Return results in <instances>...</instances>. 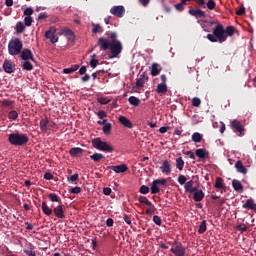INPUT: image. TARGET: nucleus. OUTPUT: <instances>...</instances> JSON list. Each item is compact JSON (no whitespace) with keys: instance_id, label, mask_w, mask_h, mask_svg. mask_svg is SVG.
Here are the masks:
<instances>
[{"instance_id":"nucleus-1","label":"nucleus","mask_w":256,"mask_h":256,"mask_svg":"<svg viewBox=\"0 0 256 256\" xmlns=\"http://www.w3.org/2000/svg\"><path fill=\"white\" fill-rule=\"evenodd\" d=\"M235 33V28L233 26H228L226 29L221 25L217 24L213 30V34H208L207 39L211 43H225L228 37H233Z\"/></svg>"},{"instance_id":"nucleus-2","label":"nucleus","mask_w":256,"mask_h":256,"mask_svg":"<svg viewBox=\"0 0 256 256\" xmlns=\"http://www.w3.org/2000/svg\"><path fill=\"white\" fill-rule=\"evenodd\" d=\"M8 141L10 145H16L17 147H21L26 145L29 141V138L25 134H20L19 132L9 134Z\"/></svg>"},{"instance_id":"nucleus-3","label":"nucleus","mask_w":256,"mask_h":256,"mask_svg":"<svg viewBox=\"0 0 256 256\" xmlns=\"http://www.w3.org/2000/svg\"><path fill=\"white\" fill-rule=\"evenodd\" d=\"M92 146L94 149H98V151H104V153H113L115 151L111 144L101 140V138H94L92 140Z\"/></svg>"},{"instance_id":"nucleus-4","label":"nucleus","mask_w":256,"mask_h":256,"mask_svg":"<svg viewBox=\"0 0 256 256\" xmlns=\"http://www.w3.org/2000/svg\"><path fill=\"white\" fill-rule=\"evenodd\" d=\"M23 50V42L18 38L11 39L8 43V53L9 55L15 56L20 55Z\"/></svg>"},{"instance_id":"nucleus-5","label":"nucleus","mask_w":256,"mask_h":256,"mask_svg":"<svg viewBox=\"0 0 256 256\" xmlns=\"http://www.w3.org/2000/svg\"><path fill=\"white\" fill-rule=\"evenodd\" d=\"M110 51L112 59L121 55V51H123V44H121L120 41L110 42Z\"/></svg>"},{"instance_id":"nucleus-6","label":"nucleus","mask_w":256,"mask_h":256,"mask_svg":"<svg viewBox=\"0 0 256 256\" xmlns=\"http://www.w3.org/2000/svg\"><path fill=\"white\" fill-rule=\"evenodd\" d=\"M171 253L175 256H185V248L181 242H174L170 249Z\"/></svg>"},{"instance_id":"nucleus-7","label":"nucleus","mask_w":256,"mask_h":256,"mask_svg":"<svg viewBox=\"0 0 256 256\" xmlns=\"http://www.w3.org/2000/svg\"><path fill=\"white\" fill-rule=\"evenodd\" d=\"M159 185H167V179L165 178L156 179L152 182V186H151L152 195H157V193L161 191V188L159 187Z\"/></svg>"},{"instance_id":"nucleus-8","label":"nucleus","mask_w":256,"mask_h":256,"mask_svg":"<svg viewBox=\"0 0 256 256\" xmlns=\"http://www.w3.org/2000/svg\"><path fill=\"white\" fill-rule=\"evenodd\" d=\"M110 13L111 15H114L115 17H123V15H125V7L123 6H113L110 9Z\"/></svg>"},{"instance_id":"nucleus-9","label":"nucleus","mask_w":256,"mask_h":256,"mask_svg":"<svg viewBox=\"0 0 256 256\" xmlns=\"http://www.w3.org/2000/svg\"><path fill=\"white\" fill-rule=\"evenodd\" d=\"M98 46L100 48V51H107V49H110L111 42L107 38H99L98 39Z\"/></svg>"},{"instance_id":"nucleus-10","label":"nucleus","mask_w":256,"mask_h":256,"mask_svg":"<svg viewBox=\"0 0 256 256\" xmlns=\"http://www.w3.org/2000/svg\"><path fill=\"white\" fill-rule=\"evenodd\" d=\"M3 69L5 73H15V62L11 60H5L3 63Z\"/></svg>"},{"instance_id":"nucleus-11","label":"nucleus","mask_w":256,"mask_h":256,"mask_svg":"<svg viewBox=\"0 0 256 256\" xmlns=\"http://www.w3.org/2000/svg\"><path fill=\"white\" fill-rule=\"evenodd\" d=\"M149 77L147 73L143 72L140 77L136 80V89H141L145 83H147Z\"/></svg>"},{"instance_id":"nucleus-12","label":"nucleus","mask_w":256,"mask_h":256,"mask_svg":"<svg viewBox=\"0 0 256 256\" xmlns=\"http://www.w3.org/2000/svg\"><path fill=\"white\" fill-rule=\"evenodd\" d=\"M59 35H64V37H67V39L69 40L75 38V34L73 33V30L67 27L61 28L59 31Z\"/></svg>"},{"instance_id":"nucleus-13","label":"nucleus","mask_w":256,"mask_h":256,"mask_svg":"<svg viewBox=\"0 0 256 256\" xmlns=\"http://www.w3.org/2000/svg\"><path fill=\"white\" fill-rule=\"evenodd\" d=\"M189 15H192V17H195L196 19L207 17V15L205 14V11L201 9H190Z\"/></svg>"},{"instance_id":"nucleus-14","label":"nucleus","mask_w":256,"mask_h":256,"mask_svg":"<svg viewBox=\"0 0 256 256\" xmlns=\"http://www.w3.org/2000/svg\"><path fill=\"white\" fill-rule=\"evenodd\" d=\"M21 59L23 61H35V59L33 58V53L29 49H24L21 52Z\"/></svg>"},{"instance_id":"nucleus-15","label":"nucleus","mask_w":256,"mask_h":256,"mask_svg":"<svg viewBox=\"0 0 256 256\" xmlns=\"http://www.w3.org/2000/svg\"><path fill=\"white\" fill-rule=\"evenodd\" d=\"M118 121L121 123V125H123V127H126L127 129H133V122H131V120H129L127 117L120 116Z\"/></svg>"},{"instance_id":"nucleus-16","label":"nucleus","mask_w":256,"mask_h":256,"mask_svg":"<svg viewBox=\"0 0 256 256\" xmlns=\"http://www.w3.org/2000/svg\"><path fill=\"white\" fill-rule=\"evenodd\" d=\"M242 207L243 209H250V211H254V213H256V203L253 199L246 200Z\"/></svg>"},{"instance_id":"nucleus-17","label":"nucleus","mask_w":256,"mask_h":256,"mask_svg":"<svg viewBox=\"0 0 256 256\" xmlns=\"http://www.w3.org/2000/svg\"><path fill=\"white\" fill-rule=\"evenodd\" d=\"M161 172L164 173V175H171V163L169 161L165 160L162 163V166L160 167Z\"/></svg>"},{"instance_id":"nucleus-18","label":"nucleus","mask_w":256,"mask_h":256,"mask_svg":"<svg viewBox=\"0 0 256 256\" xmlns=\"http://www.w3.org/2000/svg\"><path fill=\"white\" fill-rule=\"evenodd\" d=\"M235 168H236L238 173H241L242 175H247L248 170L245 167V165H243V162L241 160H238L236 162Z\"/></svg>"},{"instance_id":"nucleus-19","label":"nucleus","mask_w":256,"mask_h":256,"mask_svg":"<svg viewBox=\"0 0 256 256\" xmlns=\"http://www.w3.org/2000/svg\"><path fill=\"white\" fill-rule=\"evenodd\" d=\"M23 252L28 256H37V253L35 252V246H33L32 244H27L24 247Z\"/></svg>"},{"instance_id":"nucleus-20","label":"nucleus","mask_w":256,"mask_h":256,"mask_svg":"<svg viewBox=\"0 0 256 256\" xmlns=\"http://www.w3.org/2000/svg\"><path fill=\"white\" fill-rule=\"evenodd\" d=\"M110 169L114 171V173H125V171H127V169L129 168L127 167V165L121 164L117 166H110Z\"/></svg>"},{"instance_id":"nucleus-21","label":"nucleus","mask_w":256,"mask_h":256,"mask_svg":"<svg viewBox=\"0 0 256 256\" xmlns=\"http://www.w3.org/2000/svg\"><path fill=\"white\" fill-rule=\"evenodd\" d=\"M54 214L58 219H65V212L63 211V205H59L54 208Z\"/></svg>"},{"instance_id":"nucleus-22","label":"nucleus","mask_w":256,"mask_h":256,"mask_svg":"<svg viewBox=\"0 0 256 256\" xmlns=\"http://www.w3.org/2000/svg\"><path fill=\"white\" fill-rule=\"evenodd\" d=\"M196 155L199 159H207V157H209V152L206 149L200 148L196 150Z\"/></svg>"},{"instance_id":"nucleus-23","label":"nucleus","mask_w":256,"mask_h":256,"mask_svg":"<svg viewBox=\"0 0 256 256\" xmlns=\"http://www.w3.org/2000/svg\"><path fill=\"white\" fill-rule=\"evenodd\" d=\"M70 155L72 157H81V155H83V149L79 148V147H74L70 149Z\"/></svg>"},{"instance_id":"nucleus-24","label":"nucleus","mask_w":256,"mask_h":256,"mask_svg":"<svg viewBox=\"0 0 256 256\" xmlns=\"http://www.w3.org/2000/svg\"><path fill=\"white\" fill-rule=\"evenodd\" d=\"M205 198V193L203 192V190H198L194 193L193 199L196 202L199 201H203V199Z\"/></svg>"},{"instance_id":"nucleus-25","label":"nucleus","mask_w":256,"mask_h":256,"mask_svg":"<svg viewBox=\"0 0 256 256\" xmlns=\"http://www.w3.org/2000/svg\"><path fill=\"white\" fill-rule=\"evenodd\" d=\"M159 73H161V67L159 66V64H157V63L152 64L151 75L153 77H157V75H159Z\"/></svg>"},{"instance_id":"nucleus-26","label":"nucleus","mask_w":256,"mask_h":256,"mask_svg":"<svg viewBox=\"0 0 256 256\" xmlns=\"http://www.w3.org/2000/svg\"><path fill=\"white\" fill-rule=\"evenodd\" d=\"M231 125L233 129H236V131H238V133H243V125H241V122H239L238 120H233Z\"/></svg>"},{"instance_id":"nucleus-27","label":"nucleus","mask_w":256,"mask_h":256,"mask_svg":"<svg viewBox=\"0 0 256 256\" xmlns=\"http://www.w3.org/2000/svg\"><path fill=\"white\" fill-rule=\"evenodd\" d=\"M128 102L130 105H133L134 107H138V105L141 103V100L135 96H130L128 98Z\"/></svg>"},{"instance_id":"nucleus-28","label":"nucleus","mask_w":256,"mask_h":256,"mask_svg":"<svg viewBox=\"0 0 256 256\" xmlns=\"http://www.w3.org/2000/svg\"><path fill=\"white\" fill-rule=\"evenodd\" d=\"M42 211L45 215H53V210L47 206L46 202H42Z\"/></svg>"},{"instance_id":"nucleus-29","label":"nucleus","mask_w":256,"mask_h":256,"mask_svg":"<svg viewBox=\"0 0 256 256\" xmlns=\"http://www.w3.org/2000/svg\"><path fill=\"white\" fill-rule=\"evenodd\" d=\"M55 33H57V28L50 27V29L45 32L46 39H51L55 35Z\"/></svg>"},{"instance_id":"nucleus-30","label":"nucleus","mask_w":256,"mask_h":256,"mask_svg":"<svg viewBox=\"0 0 256 256\" xmlns=\"http://www.w3.org/2000/svg\"><path fill=\"white\" fill-rule=\"evenodd\" d=\"M232 186L235 191H243V184L239 180H233Z\"/></svg>"},{"instance_id":"nucleus-31","label":"nucleus","mask_w":256,"mask_h":256,"mask_svg":"<svg viewBox=\"0 0 256 256\" xmlns=\"http://www.w3.org/2000/svg\"><path fill=\"white\" fill-rule=\"evenodd\" d=\"M2 105H3V107H6L7 109L15 108V102L12 100H3Z\"/></svg>"},{"instance_id":"nucleus-32","label":"nucleus","mask_w":256,"mask_h":256,"mask_svg":"<svg viewBox=\"0 0 256 256\" xmlns=\"http://www.w3.org/2000/svg\"><path fill=\"white\" fill-rule=\"evenodd\" d=\"M90 159H92V161H95L96 163H99L101 159H105V156L101 153H94L90 156Z\"/></svg>"},{"instance_id":"nucleus-33","label":"nucleus","mask_w":256,"mask_h":256,"mask_svg":"<svg viewBox=\"0 0 256 256\" xmlns=\"http://www.w3.org/2000/svg\"><path fill=\"white\" fill-rule=\"evenodd\" d=\"M156 91L157 93H167V84L166 83L158 84Z\"/></svg>"},{"instance_id":"nucleus-34","label":"nucleus","mask_w":256,"mask_h":256,"mask_svg":"<svg viewBox=\"0 0 256 256\" xmlns=\"http://www.w3.org/2000/svg\"><path fill=\"white\" fill-rule=\"evenodd\" d=\"M185 166V162L182 157L176 159V167L179 171H183V167Z\"/></svg>"},{"instance_id":"nucleus-35","label":"nucleus","mask_w":256,"mask_h":256,"mask_svg":"<svg viewBox=\"0 0 256 256\" xmlns=\"http://www.w3.org/2000/svg\"><path fill=\"white\" fill-rule=\"evenodd\" d=\"M49 125V120L47 118H43L40 121V129L41 131H47V126Z\"/></svg>"},{"instance_id":"nucleus-36","label":"nucleus","mask_w":256,"mask_h":256,"mask_svg":"<svg viewBox=\"0 0 256 256\" xmlns=\"http://www.w3.org/2000/svg\"><path fill=\"white\" fill-rule=\"evenodd\" d=\"M207 231V221L203 220L200 225H199V229H198V233L203 234Z\"/></svg>"},{"instance_id":"nucleus-37","label":"nucleus","mask_w":256,"mask_h":256,"mask_svg":"<svg viewBox=\"0 0 256 256\" xmlns=\"http://www.w3.org/2000/svg\"><path fill=\"white\" fill-rule=\"evenodd\" d=\"M138 201L140 203H144V205H147L148 207H153V204L151 203V201H149V199H147V197L145 196H140Z\"/></svg>"},{"instance_id":"nucleus-38","label":"nucleus","mask_w":256,"mask_h":256,"mask_svg":"<svg viewBox=\"0 0 256 256\" xmlns=\"http://www.w3.org/2000/svg\"><path fill=\"white\" fill-rule=\"evenodd\" d=\"M22 69L25 71H33V64L31 62H28V60H25V62L22 64Z\"/></svg>"},{"instance_id":"nucleus-39","label":"nucleus","mask_w":256,"mask_h":256,"mask_svg":"<svg viewBox=\"0 0 256 256\" xmlns=\"http://www.w3.org/2000/svg\"><path fill=\"white\" fill-rule=\"evenodd\" d=\"M202 139H203V136H201L199 132H196L192 135V141H194V143H201Z\"/></svg>"},{"instance_id":"nucleus-40","label":"nucleus","mask_w":256,"mask_h":256,"mask_svg":"<svg viewBox=\"0 0 256 256\" xmlns=\"http://www.w3.org/2000/svg\"><path fill=\"white\" fill-rule=\"evenodd\" d=\"M17 117H19V113H17V111H15V110H11L8 113V119H10L11 121H15L17 119Z\"/></svg>"},{"instance_id":"nucleus-41","label":"nucleus","mask_w":256,"mask_h":256,"mask_svg":"<svg viewBox=\"0 0 256 256\" xmlns=\"http://www.w3.org/2000/svg\"><path fill=\"white\" fill-rule=\"evenodd\" d=\"M25 31V24L23 22H18L16 24V33H23Z\"/></svg>"},{"instance_id":"nucleus-42","label":"nucleus","mask_w":256,"mask_h":256,"mask_svg":"<svg viewBox=\"0 0 256 256\" xmlns=\"http://www.w3.org/2000/svg\"><path fill=\"white\" fill-rule=\"evenodd\" d=\"M184 189L186 193H189L193 189V180H190L184 184Z\"/></svg>"},{"instance_id":"nucleus-43","label":"nucleus","mask_w":256,"mask_h":256,"mask_svg":"<svg viewBox=\"0 0 256 256\" xmlns=\"http://www.w3.org/2000/svg\"><path fill=\"white\" fill-rule=\"evenodd\" d=\"M215 187L216 189H223V178H216Z\"/></svg>"},{"instance_id":"nucleus-44","label":"nucleus","mask_w":256,"mask_h":256,"mask_svg":"<svg viewBox=\"0 0 256 256\" xmlns=\"http://www.w3.org/2000/svg\"><path fill=\"white\" fill-rule=\"evenodd\" d=\"M92 33H103V28L99 24H93Z\"/></svg>"},{"instance_id":"nucleus-45","label":"nucleus","mask_w":256,"mask_h":256,"mask_svg":"<svg viewBox=\"0 0 256 256\" xmlns=\"http://www.w3.org/2000/svg\"><path fill=\"white\" fill-rule=\"evenodd\" d=\"M103 133H105V135H109L111 133V123H106L103 126Z\"/></svg>"},{"instance_id":"nucleus-46","label":"nucleus","mask_w":256,"mask_h":256,"mask_svg":"<svg viewBox=\"0 0 256 256\" xmlns=\"http://www.w3.org/2000/svg\"><path fill=\"white\" fill-rule=\"evenodd\" d=\"M217 4L215 3V1L213 0H209L207 3H206V7L210 10V11H213V9H215V6Z\"/></svg>"},{"instance_id":"nucleus-47","label":"nucleus","mask_w":256,"mask_h":256,"mask_svg":"<svg viewBox=\"0 0 256 256\" xmlns=\"http://www.w3.org/2000/svg\"><path fill=\"white\" fill-rule=\"evenodd\" d=\"M178 183L180 185H185L187 183V177L185 175L178 176Z\"/></svg>"},{"instance_id":"nucleus-48","label":"nucleus","mask_w":256,"mask_h":256,"mask_svg":"<svg viewBox=\"0 0 256 256\" xmlns=\"http://www.w3.org/2000/svg\"><path fill=\"white\" fill-rule=\"evenodd\" d=\"M153 222L155 223V225H158L159 227H161L163 223L161 217H159L158 215L153 216Z\"/></svg>"},{"instance_id":"nucleus-49","label":"nucleus","mask_w":256,"mask_h":256,"mask_svg":"<svg viewBox=\"0 0 256 256\" xmlns=\"http://www.w3.org/2000/svg\"><path fill=\"white\" fill-rule=\"evenodd\" d=\"M24 23L26 27H31V23H33V18L31 16H26L24 18Z\"/></svg>"},{"instance_id":"nucleus-50","label":"nucleus","mask_w":256,"mask_h":256,"mask_svg":"<svg viewBox=\"0 0 256 256\" xmlns=\"http://www.w3.org/2000/svg\"><path fill=\"white\" fill-rule=\"evenodd\" d=\"M79 179V174H74L72 176H68L67 180L69 181V183H75V181H77Z\"/></svg>"},{"instance_id":"nucleus-51","label":"nucleus","mask_w":256,"mask_h":256,"mask_svg":"<svg viewBox=\"0 0 256 256\" xmlns=\"http://www.w3.org/2000/svg\"><path fill=\"white\" fill-rule=\"evenodd\" d=\"M111 100H109L108 98L105 97H100L98 98V103H100V105H107Z\"/></svg>"},{"instance_id":"nucleus-52","label":"nucleus","mask_w":256,"mask_h":256,"mask_svg":"<svg viewBox=\"0 0 256 256\" xmlns=\"http://www.w3.org/2000/svg\"><path fill=\"white\" fill-rule=\"evenodd\" d=\"M49 198L53 203H57V201H59V196H57L55 193L49 194Z\"/></svg>"},{"instance_id":"nucleus-53","label":"nucleus","mask_w":256,"mask_h":256,"mask_svg":"<svg viewBox=\"0 0 256 256\" xmlns=\"http://www.w3.org/2000/svg\"><path fill=\"white\" fill-rule=\"evenodd\" d=\"M140 193H141L142 195H147V193H149V188H148L146 185H142V186L140 187Z\"/></svg>"},{"instance_id":"nucleus-54","label":"nucleus","mask_w":256,"mask_h":256,"mask_svg":"<svg viewBox=\"0 0 256 256\" xmlns=\"http://www.w3.org/2000/svg\"><path fill=\"white\" fill-rule=\"evenodd\" d=\"M236 229H237L238 231H241V233H245V232L247 231V225H245V224H240V225H238V226L236 227Z\"/></svg>"},{"instance_id":"nucleus-55","label":"nucleus","mask_w":256,"mask_h":256,"mask_svg":"<svg viewBox=\"0 0 256 256\" xmlns=\"http://www.w3.org/2000/svg\"><path fill=\"white\" fill-rule=\"evenodd\" d=\"M184 5H185V4H183V1L181 0L180 3H178V4L175 5L176 11H183V9H185Z\"/></svg>"},{"instance_id":"nucleus-56","label":"nucleus","mask_w":256,"mask_h":256,"mask_svg":"<svg viewBox=\"0 0 256 256\" xmlns=\"http://www.w3.org/2000/svg\"><path fill=\"white\" fill-rule=\"evenodd\" d=\"M192 104H193V107H199V105H201V99L197 97L193 98Z\"/></svg>"},{"instance_id":"nucleus-57","label":"nucleus","mask_w":256,"mask_h":256,"mask_svg":"<svg viewBox=\"0 0 256 256\" xmlns=\"http://www.w3.org/2000/svg\"><path fill=\"white\" fill-rule=\"evenodd\" d=\"M70 193H73L74 195H78V193H81V187L76 186L71 189Z\"/></svg>"},{"instance_id":"nucleus-58","label":"nucleus","mask_w":256,"mask_h":256,"mask_svg":"<svg viewBox=\"0 0 256 256\" xmlns=\"http://www.w3.org/2000/svg\"><path fill=\"white\" fill-rule=\"evenodd\" d=\"M32 14H33V8H26L24 10V15H26V17H31Z\"/></svg>"},{"instance_id":"nucleus-59","label":"nucleus","mask_w":256,"mask_h":256,"mask_svg":"<svg viewBox=\"0 0 256 256\" xmlns=\"http://www.w3.org/2000/svg\"><path fill=\"white\" fill-rule=\"evenodd\" d=\"M97 116L99 117V119H104V117H107V112L100 110L97 112Z\"/></svg>"},{"instance_id":"nucleus-60","label":"nucleus","mask_w":256,"mask_h":256,"mask_svg":"<svg viewBox=\"0 0 256 256\" xmlns=\"http://www.w3.org/2000/svg\"><path fill=\"white\" fill-rule=\"evenodd\" d=\"M97 63H99V60L92 58V60L90 61V67H92V69H95V67H97Z\"/></svg>"},{"instance_id":"nucleus-61","label":"nucleus","mask_w":256,"mask_h":256,"mask_svg":"<svg viewBox=\"0 0 256 256\" xmlns=\"http://www.w3.org/2000/svg\"><path fill=\"white\" fill-rule=\"evenodd\" d=\"M110 39H111L110 43H113L114 41H119V40H117V33H115V32H112L110 34Z\"/></svg>"},{"instance_id":"nucleus-62","label":"nucleus","mask_w":256,"mask_h":256,"mask_svg":"<svg viewBox=\"0 0 256 256\" xmlns=\"http://www.w3.org/2000/svg\"><path fill=\"white\" fill-rule=\"evenodd\" d=\"M169 131V126H162L159 128V133H167Z\"/></svg>"},{"instance_id":"nucleus-63","label":"nucleus","mask_w":256,"mask_h":256,"mask_svg":"<svg viewBox=\"0 0 256 256\" xmlns=\"http://www.w3.org/2000/svg\"><path fill=\"white\" fill-rule=\"evenodd\" d=\"M184 155H188V157H190L192 160H195V154L193 151H186L184 152Z\"/></svg>"},{"instance_id":"nucleus-64","label":"nucleus","mask_w":256,"mask_h":256,"mask_svg":"<svg viewBox=\"0 0 256 256\" xmlns=\"http://www.w3.org/2000/svg\"><path fill=\"white\" fill-rule=\"evenodd\" d=\"M113 219L112 218H108L107 220H106V225H107V227H113Z\"/></svg>"}]
</instances>
